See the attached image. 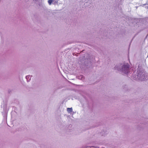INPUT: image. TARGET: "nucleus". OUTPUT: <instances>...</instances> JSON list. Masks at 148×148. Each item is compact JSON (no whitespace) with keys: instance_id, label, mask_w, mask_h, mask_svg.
<instances>
[{"instance_id":"0eeeda50","label":"nucleus","mask_w":148,"mask_h":148,"mask_svg":"<svg viewBox=\"0 0 148 148\" xmlns=\"http://www.w3.org/2000/svg\"><path fill=\"white\" fill-rule=\"evenodd\" d=\"M33 0L35 1H38L39 0Z\"/></svg>"},{"instance_id":"423d86ee","label":"nucleus","mask_w":148,"mask_h":148,"mask_svg":"<svg viewBox=\"0 0 148 148\" xmlns=\"http://www.w3.org/2000/svg\"><path fill=\"white\" fill-rule=\"evenodd\" d=\"M54 1V0H49L48 1V3L49 4L51 5Z\"/></svg>"},{"instance_id":"f257e3e1","label":"nucleus","mask_w":148,"mask_h":148,"mask_svg":"<svg viewBox=\"0 0 148 148\" xmlns=\"http://www.w3.org/2000/svg\"><path fill=\"white\" fill-rule=\"evenodd\" d=\"M115 70L120 71L122 73L126 74L129 71V65L128 64H125L121 66H116L114 68Z\"/></svg>"},{"instance_id":"7ed1b4c3","label":"nucleus","mask_w":148,"mask_h":148,"mask_svg":"<svg viewBox=\"0 0 148 148\" xmlns=\"http://www.w3.org/2000/svg\"><path fill=\"white\" fill-rule=\"evenodd\" d=\"M67 111L69 113L72 112L73 111V109L72 108H67Z\"/></svg>"},{"instance_id":"6e6552de","label":"nucleus","mask_w":148,"mask_h":148,"mask_svg":"<svg viewBox=\"0 0 148 148\" xmlns=\"http://www.w3.org/2000/svg\"><path fill=\"white\" fill-rule=\"evenodd\" d=\"M1 1V0H0V1Z\"/></svg>"},{"instance_id":"f03ea898","label":"nucleus","mask_w":148,"mask_h":148,"mask_svg":"<svg viewBox=\"0 0 148 148\" xmlns=\"http://www.w3.org/2000/svg\"><path fill=\"white\" fill-rule=\"evenodd\" d=\"M137 78L139 80L144 81L148 79V76L147 74L140 73L137 75Z\"/></svg>"},{"instance_id":"39448f33","label":"nucleus","mask_w":148,"mask_h":148,"mask_svg":"<svg viewBox=\"0 0 148 148\" xmlns=\"http://www.w3.org/2000/svg\"><path fill=\"white\" fill-rule=\"evenodd\" d=\"M26 77L27 81H29L31 78V77L29 75L26 76Z\"/></svg>"},{"instance_id":"20e7f679","label":"nucleus","mask_w":148,"mask_h":148,"mask_svg":"<svg viewBox=\"0 0 148 148\" xmlns=\"http://www.w3.org/2000/svg\"><path fill=\"white\" fill-rule=\"evenodd\" d=\"M78 78L81 79L82 80H83L84 79V77L82 75H80L79 76Z\"/></svg>"}]
</instances>
